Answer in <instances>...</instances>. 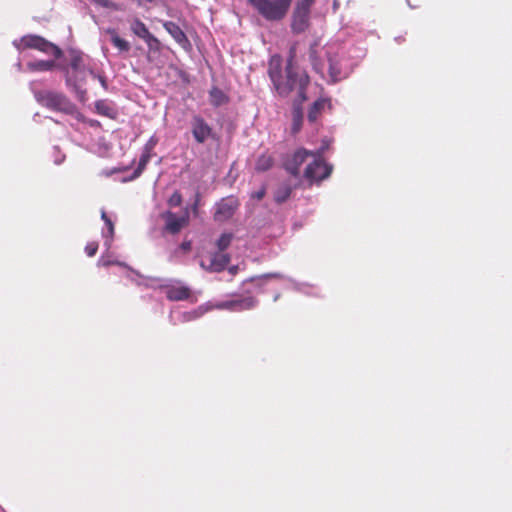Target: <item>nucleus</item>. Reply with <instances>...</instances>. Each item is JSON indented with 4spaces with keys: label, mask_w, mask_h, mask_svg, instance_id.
I'll list each match as a JSON object with an SVG mask.
<instances>
[{
    "label": "nucleus",
    "mask_w": 512,
    "mask_h": 512,
    "mask_svg": "<svg viewBox=\"0 0 512 512\" xmlns=\"http://www.w3.org/2000/svg\"><path fill=\"white\" fill-rule=\"evenodd\" d=\"M294 52H290V57L286 65V77L282 79V84L288 88L286 93H278L282 97L288 96L292 91H297L300 103L306 101V88L309 84V76L305 71H299L293 63Z\"/></svg>",
    "instance_id": "f257e3e1"
},
{
    "label": "nucleus",
    "mask_w": 512,
    "mask_h": 512,
    "mask_svg": "<svg viewBox=\"0 0 512 512\" xmlns=\"http://www.w3.org/2000/svg\"><path fill=\"white\" fill-rule=\"evenodd\" d=\"M34 96L41 106L50 110L65 114H73L76 110L75 105L62 93L39 90L34 93Z\"/></svg>",
    "instance_id": "f03ea898"
},
{
    "label": "nucleus",
    "mask_w": 512,
    "mask_h": 512,
    "mask_svg": "<svg viewBox=\"0 0 512 512\" xmlns=\"http://www.w3.org/2000/svg\"><path fill=\"white\" fill-rule=\"evenodd\" d=\"M266 20L280 21L288 13L293 0H248Z\"/></svg>",
    "instance_id": "7ed1b4c3"
},
{
    "label": "nucleus",
    "mask_w": 512,
    "mask_h": 512,
    "mask_svg": "<svg viewBox=\"0 0 512 512\" xmlns=\"http://www.w3.org/2000/svg\"><path fill=\"white\" fill-rule=\"evenodd\" d=\"M315 0H297L291 17V30L300 34L306 31L310 25L311 7Z\"/></svg>",
    "instance_id": "20e7f679"
},
{
    "label": "nucleus",
    "mask_w": 512,
    "mask_h": 512,
    "mask_svg": "<svg viewBox=\"0 0 512 512\" xmlns=\"http://www.w3.org/2000/svg\"><path fill=\"white\" fill-rule=\"evenodd\" d=\"M332 170L333 166L326 163L322 159L320 151H318L313 161L305 168L304 178L309 182V185L320 183L331 175Z\"/></svg>",
    "instance_id": "39448f33"
},
{
    "label": "nucleus",
    "mask_w": 512,
    "mask_h": 512,
    "mask_svg": "<svg viewBox=\"0 0 512 512\" xmlns=\"http://www.w3.org/2000/svg\"><path fill=\"white\" fill-rule=\"evenodd\" d=\"M23 49H34L45 54H52L56 59L62 56V50L54 43L39 35H26L21 38Z\"/></svg>",
    "instance_id": "423d86ee"
},
{
    "label": "nucleus",
    "mask_w": 512,
    "mask_h": 512,
    "mask_svg": "<svg viewBox=\"0 0 512 512\" xmlns=\"http://www.w3.org/2000/svg\"><path fill=\"white\" fill-rule=\"evenodd\" d=\"M85 79V66L83 57L79 53H72L70 58L69 67L66 71V82L68 85L79 89V83Z\"/></svg>",
    "instance_id": "0eeeda50"
},
{
    "label": "nucleus",
    "mask_w": 512,
    "mask_h": 512,
    "mask_svg": "<svg viewBox=\"0 0 512 512\" xmlns=\"http://www.w3.org/2000/svg\"><path fill=\"white\" fill-rule=\"evenodd\" d=\"M240 202L236 196L230 195L222 198L215 204L213 218L216 222H226L233 217L238 210Z\"/></svg>",
    "instance_id": "6e6552de"
},
{
    "label": "nucleus",
    "mask_w": 512,
    "mask_h": 512,
    "mask_svg": "<svg viewBox=\"0 0 512 512\" xmlns=\"http://www.w3.org/2000/svg\"><path fill=\"white\" fill-rule=\"evenodd\" d=\"M161 218L165 221L164 229L168 233L175 235L178 234L183 228L189 225L190 217L188 210L185 209L181 216L168 210L161 214Z\"/></svg>",
    "instance_id": "1a4fd4ad"
},
{
    "label": "nucleus",
    "mask_w": 512,
    "mask_h": 512,
    "mask_svg": "<svg viewBox=\"0 0 512 512\" xmlns=\"http://www.w3.org/2000/svg\"><path fill=\"white\" fill-rule=\"evenodd\" d=\"M191 133L198 144H203L213 137L212 127L199 115L193 116L191 120Z\"/></svg>",
    "instance_id": "9d476101"
},
{
    "label": "nucleus",
    "mask_w": 512,
    "mask_h": 512,
    "mask_svg": "<svg viewBox=\"0 0 512 512\" xmlns=\"http://www.w3.org/2000/svg\"><path fill=\"white\" fill-rule=\"evenodd\" d=\"M314 155L312 152L300 148L297 149L291 156L284 161L285 170L292 176L298 177L300 175V167L307 160L309 156Z\"/></svg>",
    "instance_id": "9b49d317"
},
{
    "label": "nucleus",
    "mask_w": 512,
    "mask_h": 512,
    "mask_svg": "<svg viewBox=\"0 0 512 512\" xmlns=\"http://www.w3.org/2000/svg\"><path fill=\"white\" fill-rule=\"evenodd\" d=\"M268 74L278 93H286L288 91V88L282 84V59L279 55L271 57Z\"/></svg>",
    "instance_id": "f8f14e48"
},
{
    "label": "nucleus",
    "mask_w": 512,
    "mask_h": 512,
    "mask_svg": "<svg viewBox=\"0 0 512 512\" xmlns=\"http://www.w3.org/2000/svg\"><path fill=\"white\" fill-rule=\"evenodd\" d=\"M256 305L257 300L252 296H248L245 298L224 301L219 305V307L231 311H244L253 309Z\"/></svg>",
    "instance_id": "ddd939ff"
},
{
    "label": "nucleus",
    "mask_w": 512,
    "mask_h": 512,
    "mask_svg": "<svg viewBox=\"0 0 512 512\" xmlns=\"http://www.w3.org/2000/svg\"><path fill=\"white\" fill-rule=\"evenodd\" d=\"M166 298L170 301H183L191 296V290L184 285H169L164 288Z\"/></svg>",
    "instance_id": "4468645a"
},
{
    "label": "nucleus",
    "mask_w": 512,
    "mask_h": 512,
    "mask_svg": "<svg viewBox=\"0 0 512 512\" xmlns=\"http://www.w3.org/2000/svg\"><path fill=\"white\" fill-rule=\"evenodd\" d=\"M163 27L179 45H181L182 47L190 45V42L186 34L178 24L172 21H167L163 24Z\"/></svg>",
    "instance_id": "2eb2a0df"
},
{
    "label": "nucleus",
    "mask_w": 512,
    "mask_h": 512,
    "mask_svg": "<svg viewBox=\"0 0 512 512\" xmlns=\"http://www.w3.org/2000/svg\"><path fill=\"white\" fill-rule=\"evenodd\" d=\"M231 258L228 253L224 252H216L213 253L210 257V264L207 267V270L211 272H221L226 266L229 264Z\"/></svg>",
    "instance_id": "dca6fc26"
},
{
    "label": "nucleus",
    "mask_w": 512,
    "mask_h": 512,
    "mask_svg": "<svg viewBox=\"0 0 512 512\" xmlns=\"http://www.w3.org/2000/svg\"><path fill=\"white\" fill-rule=\"evenodd\" d=\"M274 163V156L270 152L265 151L257 157L254 169L259 173L266 172L274 166Z\"/></svg>",
    "instance_id": "f3484780"
},
{
    "label": "nucleus",
    "mask_w": 512,
    "mask_h": 512,
    "mask_svg": "<svg viewBox=\"0 0 512 512\" xmlns=\"http://www.w3.org/2000/svg\"><path fill=\"white\" fill-rule=\"evenodd\" d=\"M326 106H330L329 99L320 98L316 100L309 108L307 115L308 121L310 123L316 122Z\"/></svg>",
    "instance_id": "a211bd4d"
},
{
    "label": "nucleus",
    "mask_w": 512,
    "mask_h": 512,
    "mask_svg": "<svg viewBox=\"0 0 512 512\" xmlns=\"http://www.w3.org/2000/svg\"><path fill=\"white\" fill-rule=\"evenodd\" d=\"M318 48H319V45L317 42H314L311 46H310V49H309V59L311 61V64L313 66V69L323 75V71H324V63L323 61L320 59V57L318 56Z\"/></svg>",
    "instance_id": "6ab92c4d"
},
{
    "label": "nucleus",
    "mask_w": 512,
    "mask_h": 512,
    "mask_svg": "<svg viewBox=\"0 0 512 512\" xmlns=\"http://www.w3.org/2000/svg\"><path fill=\"white\" fill-rule=\"evenodd\" d=\"M210 103L214 107L225 105L229 102V96L218 87H213L209 91Z\"/></svg>",
    "instance_id": "aec40b11"
},
{
    "label": "nucleus",
    "mask_w": 512,
    "mask_h": 512,
    "mask_svg": "<svg viewBox=\"0 0 512 512\" xmlns=\"http://www.w3.org/2000/svg\"><path fill=\"white\" fill-rule=\"evenodd\" d=\"M292 193V188L289 184L280 185L274 192V200L278 204L287 201Z\"/></svg>",
    "instance_id": "412c9836"
},
{
    "label": "nucleus",
    "mask_w": 512,
    "mask_h": 512,
    "mask_svg": "<svg viewBox=\"0 0 512 512\" xmlns=\"http://www.w3.org/2000/svg\"><path fill=\"white\" fill-rule=\"evenodd\" d=\"M131 30L136 36L143 40H145L152 34L150 33L147 26L140 19H135L133 21V23L131 24Z\"/></svg>",
    "instance_id": "4be33fe9"
},
{
    "label": "nucleus",
    "mask_w": 512,
    "mask_h": 512,
    "mask_svg": "<svg viewBox=\"0 0 512 512\" xmlns=\"http://www.w3.org/2000/svg\"><path fill=\"white\" fill-rule=\"evenodd\" d=\"M303 123V111L301 105H295L292 111V132L298 133Z\"/></svg>",
    "instance_id": "5701e85b"
},
{
    "label": "nucleus",
    "mask_w": 512,
    "mask_h": 512,
    "mask_svg": "<svg viewBox=\"0 0 512 512\" xmlns=\"http://www.w3.org/2000/svg\"><path fill=\"white\" fill-rule=\"evenodd\" d=\"M150 158H151L150 149H148V145H145L144 152L142 153L139 163H138V166L133 173V178H137L142 174V172L146 168L148 162L150 161Z\"/></svg>",
    "instance_id": "b1692460"
},
{
    "label": "nucleus",
    "mask_w": 512,
    "mask_h": 512,
    "mask_svg": "<svg viewBox=\"0 0 512 512\" xmlns=\"http://www.w3.org/2000/svg\"><path fill=\"white\" fill-rule=\"evenodd\" d=\"M55 66L53 60H39L28 63V68L32 71H49Z\"/></svg>",
    "instance_id": "393cba45"
},
{
    "label": "nucleus",
    "mask_w": 512,
    "mask_h": 512,
    "mask_svg": "<svg viewBox=\"0 0 512 512\" xmlns=\"http://www.w3.org/2000/svg\"><path fill=\"white\" fill-rule=\"evenodd\" d=\"M111 34V43L121 52H128L130 44L125 39L121 38L114 30L109 31Z\"/></svg>",
    "instance_id": "a878e982"
},
{
    "label": "nucleus",
    "mask_w": 512,
    "mask_h": 512,
    "mask_svg": "<svg viewBox=\"0 0 512 512\" xmlns=\"http://www.w3.org/2000/svg\"><path fill=\"white\" fill-rule=\"evenodd\" d=\"M95 109L96 112L102 116L113 118L115 115L114 109L105 100L96 101Z\"/></svg>",
    "instance_id": "bb28decb"
},
{
    "label": "nucleus",
    "mask_w": 512,
    "mask_h": 512,
    "mask_svg": "<svg viewBox=\"0 0 512 512\" xmlns=\"http://www.w3.org/2000/svg\"><path fill=\"white\" fill-rule=\"evenodd\" d=\"M329 61V75L332 82H336L341 77V68L338 63L334 61L331 57L328 58Z\"/></svg>",
    "instance_id": "cd10ccee"
},
{
    "label": "nucleus",
    "mask_w": 512,
    "mask_h": 512,
    "mask_svg": "<svg viewBox=\"0 0 512 512\" xmlns=\"http://www.w3.org/2000/svg\"><path fill=\"white\" fill-rule=\"evenodd\" d=\"M233 235L231 233H223L216 242L218 252H224L231 244Z\"/></svg>",
    "instance_id": "c85d7f7f"
},
{
    "label": "nucleus",
    "mask_w": 512,
    "mask_h": 512,
    "mask_svg": "<svg viewBox=\"0 0 512 512\" xmlns=\"http://www.w3.org/2000/svg\"><path fill=\"white\" fill-rule=\"evenodd\" d=\"M149 48L150 51L159 52L161 49V43L160 41L151 34L148 38L144 40Z\"/></svg>",
    "instance_id": "c756f323"
},
{
    "label": "nucleus",
    "mask_w": 512,
    "mask_h": 512,
    "mask_svg": "<svg viewBox=\"0 0 512 512\" xmlns=\"http://www.w3.org/2000/svg\"><path fill=\"white\" fill-rule=\"evenodd\" d=\"M182 194L176 190L173 192V194L169 197V199L167 200V204L174 208V207H179L181 204H182Z\"/></svg>",
    "instance_id": "7c9ffc66"
},
{
    "label": "nucleus",
    "mask_w": 512,
    "mask_h": 512,
    "mask_svg": "<svg viewBox=\"0 0 512 512\" xmlns=\"http://www.w3.org/2000/svg\"><path fill=\"white\" fill-rule=\"evenodd\" d=\"M278 277H280V275L277 274V273H269V274H264V275H261V276L251 277L247 281L248 282H256L257 285L260 287L264 280L269 279V278H278Z\"/></svg>",
    "instance_id": "2f4dec72"
},
{
    "label": "nucleus",
    "mask_w": 512,
    "mask_h": 512,
    "mask_svg": "<svg viewBox=\"0 0 512 512\" xmlns=\"http://www.w3.org/2000/svg\"><path fill=\"white\" fill-rule=\"evenodd\" d=\"M93 2L101 7L118 10V6L112 0H93Z\"/></svg>",
    "instance_id": "473e14b6"
},
{
    "label": "nucleus",
    "mask_w": 512,
    "mask_h": 512,
    "mask_svg": "<svg viewBox=\"0 0 512 512\" xmlns=\"http://www.w3.org/2000/svg\"><path fill=\"white\" fill-rule=\"evenodd\" d=\"M98 251V243L97 242H89L85 246V252L89 257L94 256Z\"/></svg>",
    "instance_id": "72a5a7b5"
},
{
    "label": "nucleus",
    "mask_w": 512,
    "mask_h": 512,
    "mask_svg": "<svg viewBox=\"0 0 512 512\" xmlns=\"http://www.w3.org/2000/svg\"><path fill=\"white\" fill-rule=\"evenodd\" d=\"M265 194H266V188L263 186L260 190L252 193L251 197L253 199L260 201L265 197Z\"/></svg>",
    "instance_id": "f704fd0d"
},
{
    "label": "nucleus",
    "mask_w": 512,
    "mask_h": 512,
    "mask_svg": "<svg viewBox=\"0 0 512 512\" xmlns=\"http://www.w3.org/2000/svg\"><path fill=\"white\" fill-rule=\"evenodd\" d=\"M105 225H106V226H107V228H108L109 237H110V238H113V236H114V224H113V222L111 221V219H110V220H106Z\"/></svg>",
    "instance_id": "c9c22d12"
},
{
    "label": "nucleus",
    "mask_w": 512,
    "mask_h": 512,
    "mask_svg": "<svg viewBox=\"0 0 512 512\" xmlns=\"http://www.w3.org/2000/svg\"><path fill=\"white\" fill-rule=\"evenodd\" d=\"M181 249L185 252H189L192 247L191 241H183L180 245Z\"/></svg>",
    "instance_id": "e433bc0d"
},
{
    "label": "nucleus",
    "mask_w": 512,
    "mask_h": 512,
    "mask_svg": "<svg viewBox=\"0 0 512 512\" xmlns=\"http://www.w3.org/2000/svg\"><path fill=\"white\" fill-rule=\"evenodd\" d=\"M101 84V86L106 90L108 88L106 78L102 75L96 76Z\"/></svg>",
    "instance_id": "4c0bfd02"
},
{
    "label": "nucleus",
    "mask_w": 512,
    "mask_h": 512,
    "mask_svg": "<svg viewBox=\"0 0 512 512\" xmlns=\"http://www.w3.org/2000/svg\"><path fill=\"white\" fill-rule=\"evenodd\" d=\"M148 145V149H150V151L153 149V147L156 145V140H154L153 138H151L147 144Z\"/></svg>",
    "instance_id": "58836bf2"
},
{
    "label": "nucleus",
    "mask_w": 512,
    "mask_h": 512,
    "mask_svg": "<svg viewBox=\"0 0 512 512\" xmlns=\"http://www.w3.org/2000/svg\"><path fill=\"white\" fill-rule=\"evenodd\" d=\"M229 272L230 274L235 275L238 272V266H231L229 268Z\"/></svg>",
    "instance_id": "ea45409f"
},
{
    "label": "nucleus",
    "mask_w": 512,
    "mask_h": 512,
    "mask_svg": "<svg viewBox=\"0 0 512 512\" xmlns=\"http://www.w3.org/2000/svg\"><path fill=\"white\" fill-rule=\"evenodd\" d=\"M101 218H102V220H103L105 223H106V220H110V218L107 216V214L105 213V211H102Z\"/></svg>",
    "instance_id": "a19ab883"
},
{
    "label": "nucleus",
    "mask_w": 512,
    "mask_h": 512,
    "mask_svg": "<svg viewBox=\"0 0 512 512\" xmlns=\"http://www.w3.org/2000/svg\"><path fill=\"white\" fill-rule=\"evenodd\" d=\"M99 263H101L103 266H108L110 264H112L113 262H110V261H99Z\"/></svg>",
    "instance_id": "79ce46f5"
}]
</instances>
